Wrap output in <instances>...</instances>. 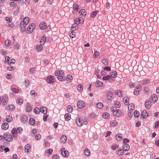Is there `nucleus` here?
Returning a JSON list of instances; mask_svg holds the SVG:
<instances>
[{
    "mask_svg": "<svg viewBox=\"0 0 159 159\" xmlns=\"http://www.w3.org/2000/svg\"><path fill=\"white\" fill-rule=\"evenodd\" d=\"M29 22V18L28 17H25L23 21L21 22L20 27L21 29L23 31H25V30L26 25L28 24Z\"/></svg>",
    "mask_w": 159,
    "mask_h": 159,
    "instance_id": "1",
    "label": "nucleus"
},
{
    "mask_svg": "<svg viewBox=\"0 0 159 159\" xmlns=\"http://www.w3.org/2000/svg\"><path fill=\"white\" fill-rule=\"evenodd\" d=\"M87 122L86 120L84 119L82 120V119L79 118H77L76 120V122L77 125L79 126H81L83 125L84 124L86 125L85 122Z\"/></svg>",
    "mask_w": 159,
    "mask_h": 159,
    "instance_id": "2",
    "label": "nucleus"
},
{
    "mask_svg": "<svg viewBox=\"0 0 159 159\" xmlns=\"http://www.w3.org/2000/svg\"><path fill=\"white\" fill-rule=\"evenodd\" d=\"M35 24L34 23H32L31 25H30L27 28V30H25L27 31L28 33H31L33 31V29L35 28Z\"/></svg>",
    "mask_w": 159,
    "mask_h": 159,
    "instance_id": "3",
    "label": "nucleus"
},
{
    "mask_svg": "<svg viewBox=\"0 0 159 159\" xmlns=\"http://www.w3.org/2000/svg\"><path fill=\"white\" fill-rule=\"evenodd\" d=\"M4 139L7 141H10L13 139L12 135L11 134H5L4 136Z\"/></svg>",
    "mask_w": 159,
    "mask_h": 159,
    "instance_id": "4",
    "label": "nucleus"
},
{
    "mask_svg": "<svg viewBox=\"0 0 159 159\" xmlns=\"http://www.w3.org/2000/svg\"><path fill=\"white\" fill-rule=\"evenodd\" d=\"M61 152L62 155L64 157L67 158L69 157L68 152L65 148H62L61 150Z\"/></svg>",
    "mask_w": 159,
    "mask_h": 159,
    "instance_id": "5",
    "label": "nucleus"
},
{
    "mask_svg": "<svg viewBox=\"0 0 159 159\" xmlns=\"http://www.w3.org/2000/svg\"><path fill=\"white\" fill-rule=\"evenodd\" d=\"M8 99V97L6 95H4L2 97L1 102L3 105H5L7 104Z\"/></svg>",
    "mask_w": 159,
    "mask_h": 159,
    "instance_id": "6",
    "label": "nucleus"
},
{
    "mask_svg": "<svg viewBox=\"0 0 159 159\" xmlns=\"http://www.w3.org/2000/svg\"><path fill=\"white\" fill-rule=\"evenodd\" d=\"M54 77L52 75H49L47 78V82L49 83L54 82Z\"/></svg>",
    "mask_w": 159,
    "mask_h": 159,
    "instance_id": "7",
    "label": "nucleus"
},
{
    "mask_svg": "<svg viewBox=\"0 0 159 159\" xmlns=\"http://www.w3.org/2000/svg\"><path fill=\"white\" fill-rule=\"evenodd\" d=\"M107 99L108 102H110L112 99L113 93L110 91H108L107 94Z\"/></svg>",
    "mask_w": 159,
    "mask_h": 159,
    "instance_id": "8",
    "label": "nucleus"
},
{
    "mask_svg": "<svg viewBox=\"0 0 159 159\" xmlns=\"http://www.w3.org/2000/svg\"><path fill=\"white\" fill-rule=\"evenodd\" d=\"M148 116V114L147 112L146 111L144 110L142 111L140 115L141 118L143 119L146 118Z\"/></svg>",
    "mask_w": 159,
    "mask_h": 159,
    "instance_id": "9",
    "label": "nucleus"
},
{
    "mask_svg": "<svg viewBox=\"0 0 159 159\" xmlns=\"http://www.w3.org/2000/svg\"><path fill=\"white\" fill-rule=\"evenodd\" d=\"M122 112L120 110L116 109L113 112V114L116 116H119L121 114Z\"/></svg>",
    "mask_w": 159,
    "mask_h": 159,
    "instance_id": "10",
    "label": "nucleus"
},
{
    "mask_svg": "<svg viewBox=\"0 0 159 159\" xmlns=\"http://www.w3.org/2000/svg\"><path fill=\"white\" fill-rule=\"evenodd\" d=\"M83 19L82 18H77L75 20V23L77 25L80 23H83Z\"/></svg>",
    "mask_w": 159,
    "mask_h": 159,
    "instance_id": "11",
    "label": "nucleus"
},
{
    "mask_svg": "<svg viewBox=\"0 0 159 159\" xmlns=\"http://www.w3.org/2000/svg\"><path fill=\"white\" fill-rule=\"evenodd\" d=\"M141 90V87L139 86H136L134 92V93L135 95H138L139 92Z\"/></svg>",
    "mask_w": 159,
    "mask_h": 159,
    "instance_id": "12",
    "label": "nucleus"
},
{
    "mask_svg": "<svg viewBox=\"0 0 159 159\" xmlns=\"http://www.w3.org/2000/svg\"><path fill=\"white\" fill-rule=\"evenodd\" d=\"M85 105V104L83 101H79L77 103V106L79 108H81L84 107Z\"/></svg>",
    "mask_w": 159,
    "mask_h": 159,
    "instance_id": "13",
    "label": "nucleus"
},
{
    "mask_svg": "<svg viewBox=\"0 0 159 159\" xmlns=\"http://www.w3.org/2000/svg\"><path fill=\"white\" fill-rule=\"evenodd\" d=\"M151 103L150 101H147L145 103V106L147 108H150L151 107Z\"/></svg>",
    "mask_w": 159,
    "mask_h": 159,
    "instance_id": "14",
    "label": "nucleus"
},
{
    "mask_svg": "<svg viewBox=\"0 0 159 159\" xmlns=\"http://www.w3.org/2000/svg\"><path fill=\"white\" fill-rule=\"evenodd\" d=\"M30 146L29 144H28L25 145V147L24 149L25 152H26L27 153H29L30 151Z\"/></svg>",
    "mask_w": 159,
    "mask_h": 159,
    "instance_id": "15",
    "label": "nucleus"
},
{
    "mask_svg": "<svg viewBox=\"0 0 159 159\" xmlns=\"http://www.w3.org/2000/svg\"><path fill=\"white\" fill-rule=\"evenodd\" d=\"M123 148L125 151H128L129 149L130 146L127 144H124L123 146Z\"/></svg>",
    "mask_w": 159,
    "mask_h": 159,
    "instance_id": "16",
    "label": "nucleus"
},
{
    "mask_svg": "<svg viewBox=\"0 0 159 159\" xmlns=\"http://www.w3.org/2000/svg\"><path fill=\"white\" fill-rule=\"evenodd\" d=\"M15 108V107L13 105H10L8 106L7 107V110L10 111L14 110Z\"/></svg>",
    "mask_w": 159,
    "mask_h": 159,
    "instance_id": "17",
    "label": "nucleus"
},
{
    "mask_svg": "<svg viewBox=\"0 0 159 159\" xmlns=\"http://www.w3.org/2000/svg\"><path fill=\"white\" fill-rule=\"evenodd\" d=\"M12 116L10 115H8L6 117V120L8 122H10L12 121Z\"/></svg>",
    "mask_w": 159,
    "mask_h": 159,
    "instance_id": "18",
    "label": "nucleus"
},
{
    "mask_svg": "<svg viewBox=\"0 0 159 159\" xmlns=\"http://www.w3.org/2000/svg\"><path fill=\"white\" fill-rule=\"evenodd\" d=\"M46 24L44 22H42L39 25V27L42 29H44L46 27Z\"/></svg>",
    "mask_w": 159,
    "mask_h": 159,
    "instance_id": "19",
    "label": "nucleus"
},
{
    "mask_svg": "<svg viewBox=\"0 0 159 159\" xmlns=\"http://www.w3.org/2000/svg\"><path fill=\"white\" fill-rule=\"evenodd\" d=\"M129 98L127 97H125L123 99V102H124V104L125 105H127L129 103Z\"/></svg>",
    "mask_w": 159,
    "mask_h": 159,
    "instance_id": "20",
    "label": "nucleus"
},
{
    "mask_svg": "<svg viewBox=\"0 0 159 159\" xmlns=\"http://www.w3.org/2000/svg\"><path fill=\"white\" fill-rule=\"evenodd\" d=\"M67 140V138L65 135H63L61 136L60 140L61 142L63 143H65Z\"/></svg>",
    "mask_w": 159,
    "mask_h": 159,
    "instance_id": "21",
    "label": "nucleus"
},
{
    "mask_svg": "<svg viewBox=\"0 0 159 159\" xmlns=\"http://www.w3.org/2000/svg\"><path fill=\"white\" fill-rule=\"evenodd\" d=\"M9 127V125L7 123H4L2 125V128L4 129H7Z\"/></svg>",
    "mask_w": 159,
    "mask_h": 159,
    "instance_id": "22",
    "label": "nucleus"
},
{
    "mask_svg": "<svg viewBox=\"0 0 159 159\" xmlns=\"http://www.w3.org/2000/svg\"><path fill=\"white\" fill-rule=\"evenodd\" d=\"M40 111L41 112L45 114L47 112V109L46 107H42L40 108Z\"/></svg>",
    "mask_w": 159,
    "mask_h": 159,
    "instance_id": "23",
    "label": "nucleus"
},
{
    "mask_svg": "<svg viewBox=\"0 0 159 159\" xmlns=\"http://www.w3.org/2000/svg\"><path fill=\"white\" fill-rule=\"evenodd\" d=\"M64 117L66 120H69L71 118L70 115L69 113H66L65 114Z\"/></svg>",
    "mask_w": 159,
    "mask_h": 159,
    "instance_id": "24",
    "label": "nucleus"
},
{
    "mask_svg": "<svg viewBox=\"0 0 159 159\" xmlns=\"http://www.w3.org/2000/svg\"><path fill=\"white\" fill-rule=\"evenodd\" d=\"M129 110L130 111L131 110H134V105L133 103L130 104L128 107Z\"/></svg>",
    "mask_w": 159,
    "mask_h": 159,
    "instance_id": "25",
    "label": "nucleus"
},
{
    "mask_svg": "<svg viewBox=\"0 0 159 159\" xmlns=\"http://www.w3.org/2000/svg\"><path fill=\"white\" fill-rule=\"evenodd\" d=\"M110 124L111 126L114 127L117 125V122L116 120H113L111 121Z\"/></svg>",
    "mask_w": 159,
    "mask_h": 159,
    "instance_id": "26",
    "label": "nucleus"
},
{
    "mask_svg": "<svg viewBox=\"0 0 159 159\" xmlns=\"http://www.w3.org/2000/svg\"><path fill=\"white\" fill-rule=\"evenodd\" d=\"M32 110V107L29 104H28L26 107V111L28 112L31 111Z\"/></svg>",
    "mask_w": 159,
    "mask_h": 159,
    "instance_id": "27",
    "label": "nucleus"
},
{
    "mask_svg": "<svg viewBox=\"0 0 159 159\" xmlns=\"http://www.w3.org/2000/svg\"><path fill=\"white\" fill-rule=\"evenodd\" d=\"M114 105L117 108H120L121 106V104L119 101H116L114 103Z\"/></svg>",
    "mask_w": 159,
    "mask_h": 159,
    "instance_id": "28",
    "label": "nucleus"
},
{
    "mask_svg": "<svg viewBox=\"0 0 159 159\" xmlns=\"http://www.w3.org/2000/svg\"><path fill=\"white\" fill-rule=\"evenodd\" d=\"M115 93L117 94L119 97H122V92L120 90H116L115 92Z\"/></svg>",
    "mask_w": 159,
    "mask_h": 159,
    "instance_id": "29",
    "label": "nucleus"
},
{
    "mask_svg": "<svg viewBox=\"0 0 159 159\" xmlns=\"http://www.w3.org/2000/svg\"><path fill=\"white\" fill-rule=\"evenodd\" d=\"M17 130L16 128H13L12 129L11 131V133L14 137L15 136V134L18 133Z\"/></svg>",
    "mask_w": 159,
    "mask_h": 159,
    "instance_id": "30",
    "label": "nucleus"
},
{
    "mask_svg": "<svg viewBox=\"0 0 159 159\" xmlns=\"http://www.w3.org/2000/svg\"><path fill=\"white\" fill-rule=\"evenodd\" d=\"M117 74V73L116 71H114L111 72L110 75L111 76V78L112 77L115 78L116 77Z\"/></svg>",
    "mask_w": 159,
    "mask_h": 159,
    "instance_id": "31",
    "label": "nucleus"
},
{
    "mask_svg": "<svg viewBox=\"0 0 159 159\" xmlns=\"http://www.w3.org/2000/svg\"><path fill=\"white\" fill-rule=\"evenodd\" d=\"M122 138V135L121 134H118L116 135V139L118 141L120 140Z\"/></svg>",
    "mask_w": 159,
    "mask_h": 159,
    "instance_id": "32",
    "label": "nucleus"
},
{
    "mask_svg": "<svg viewBox=\"0 0 159 159\" xmlns=\"http://www.w3.org/2000/svg\"><path fill=\"white\" fill-rule=\"evenodd\" d=\"M79 13L81 15L83 16H85L86 14V12L85 10L82 9L80 11Z\"/></svg>",
    "mask_w": 159,
    "mask_h": 159,
    "instance_id": "33",
    "label": "nucleus"
},
{
    "mask_svg": "<svg viewBox=\"0 0 159 159\" xmlns=\"http://www.w3.org/2000/svg\"><path fill=\"white\" fill-rule=\"evenodd\" d=\"M84 152L85 154L88 156H89L90 154L89 150L88 148H86L85 149V150H84Z\"/></svg>",
    "mask_w": 159,
    "mask_h": 159,
    "instance_id": "34",
    "label": "nucleus"
},
{
    "mask_svg": "<svg viewBox=\"0 0 159 159\" xmlns=\"http://www.w3.org/2000/svg\"><path fill=\"white\" fill-rule=\"evenodd\" d=\"M33 111L35 114H39L40 112V110L39 108L35 107Z\"/></svg>",
    "mask_w": 159,
    "mask_h": 159,
    "instance_id": "35",
    "label": "nucleus"
},
{
    "mask_svg": "<svg viewBox=\"0 0 159 159\" xmlns=\"http://www.w3.org/2000/svg\"><path fill=\"white\" fill-rule=\"evenodd\" d=\"M4 44L6 46H9L11 44V41L9 39L6 40L5 41Z\"/></svg>",
    "mask_w": 159,
    "mask_h": 159,
    "instance_id": "36",
    "label": "nucleus"
},
{
    "mask_svg": "<svg viewBox=\"0 0 159 159\" xmlns=\"http://www.w3.org/2000/svg\"><path fill=\"white\" fill-rule=\"evenodd\" d=\"M99 55V53L97 51H95L93 54V56L95 58H97L98 57V56Z\"/></svg>",
    "mask_w": 159,
    "mask_h": 159,
    "instance_id": "37",
    "label": "nucleus"
},
{
    "mask_svg": "<svg viewBox=\"0 0 159 159\" xmlns=\"http://www.w3.org/2000/svg\"><path fill=\"white\" fill-rule=\"evenodd\" d=\"M73 107L71 105L69 106L67 109V111L69 113H71Z\"/></svg>",
    "mask_w": 159,
    "mask_h": 159,
    "instance_id": "38",
    "label": "nucleus"
},
{
    "mask_svg": "<svg viewBox=\"0 0 159 159\" xmlns=\"http://www.w3.org/2000/svg\"><path fill=\"white\" fill-rule=\"evenodd\" d=\"M66 80L67 81H68L69 82H71L72 80V76L70 75H67Z\"/></svg>",
    "mask_w": 159,
    "mask_h": 159,
    "instance_id": "39",
    "label": "nucleus"
},
{
    "mask_svg": "<svg viewBox=\"0 0 159 159\" xmlns=\"http://www.w3.org/2000/svg\"><path fill=\"white\" fill-rule=\"evenodd\" d=\"M17 102L19 105H21L23 103V100L21 98H19L17 99Z\"/></svg>",
    "mask_w": 159,
    "mask_h": 159,
    "instance_id": "40",
    "label": "nucleus"
},
{
    "mask_svg": "<svg viewBox=\"0 0 159 159\" xmlns=\"http://www.w3.org/2000/svg\"><path fill=\"white\" fill-rule=\"evenodd\" d=\"M151 97L152 98V100L156 102L158 100V97L157 96L154 94H152L151 95Z\"/></svg>",
    "mask_w": 159,
    "mask_h": 159,
    "instance_id": "41",
    "label": "nucleus"
},
{
    "mask_svg": "<svg viewBox=\"0 0 159 159\" xmlns=\"http://www.w3.org/2000/svg\"><path fill=\"white\" fill-rule=\"evenodd\" d=\"M110 115L107 113H103L102 116L104 118H108L109 116Z\"/></svg>",
    "mask_w": 159,
    "mask_h": 159,
    "instance_id": "42",
    "label": "nucleus"
},
{
    "mask_svg": "<svg viewBox=\"0 0 159 159\" xmlns=\"http://www.w3.org/2000/svg\"><path fill=\"white\" fill-rule=\"evenodd\" d=\"M124 153V151L122 149H119L117 154L118 155H122Z\"/></svg>",
    "mask_w": 159,
    "mask_h": 159,
    "instance_id": "43",
    "label": "nucleus"
},
{
    "mask_svg": "<svg viewBox=\"0 0 159 159\" xmlns=\"http://www.w3.org/2000/svg\"><path fill=\"white\" fill-rule=\"evenodd\" d=\"M77 25V24H76L75 23L73 24L72 27H71V29L72 30H75L78 28V26Z\"/></svg>",
    "mask_w": 159,
    "mask_h": 159,
    "instance_id": "44",
    "label": "nucleus"
},
{
    "mask_svg": "<svg viewBox=\"0 0 159 159\" xmlns=\"http://www.w3.org/2000/svg\"><path fill=\"white\" fill-rule=\"evenodd\" d=\"M111 78V76L109 75H108L102 78V79L104 80H107Z\"/></svg>",
    "mask_w": 159,
    "mask_h": 159,
    "instance_id": "45",
    "label": "nucleus"
},
{
    "mask_svg": "<svg viewBox=\"0 0 159 159\" xmlns=\"http://www.w3.org/2000/svg\"><path fill=\"white\" fill-rule=\"evenodd\" d=\"M97 86L98 87L101 86L102 85V83L100 81H97L96 82Z\"/></svg>",
    "mask_w": 159,
    "mask_h": 159,
    "instance_id": "46",
    "label": "nucleus"
},
{
    "mask_svg": "<svg viewBox=\"0 0 159 159\" xmlns=\"http://www.w3.org/2000/svg\"><path fill=\"white\" fill-rule=\"evenodd\" d=\"M102 62L105 65H108V60L107 59H104L102 60Z\"/></svg>",
    "mask_w": 159,
    "mask_h": 159,
    "instance_id": "47",
    "label": "nucleus"
},
{
    "mask_svg": "<svg viewBox=\"0 0 159 159\" xmlns=\"http://www.w3.org/2000/svg\"><path fill=\"white\" fill-rule=\"evenodd\" d=\"M97 106L99 108H102L103 107V105L102 103L99 102L97 104Z\"/></svg>",
    "mask_w": 159,
    "mask_h": 159,
    "instance_id": "48",
    "label": "nucleus"
},
{
    "mask_svg": "<svg viewBox=\"0 0 159 159\" xmlns=\"http://www.w3.org/2000/svg\"><path fill=\"white\" fill-rule=\"evenodd\" d=\"M73 7L75 10L77 11L79 9V6L76 4H74L73 5Z\"/></svg>",
    "mask_w": 159,
    "mask_h": 159,
    "instance_id": "49",
    "label": "nucleus"
},
{
    "mask_svg": "<svg viewBox=\"0 0 159 159\" xmlns=\"http://www.w3.org/2000/svg\"><path fill=\"white\" fill-rule=\"evenodd\" d=\"M70 35H69L70 36L71 38H74L75 37V33L73 30H72L71 33H70Z\"/></svg>",
    "mask_w": 159,
    "mask_h": 159,
    "instance_id": "50",
    "label": "nucleus"
},
{
    "mask_svg": "<svg viewBox=\"0 0 159 159\" xmlns=\"http://www.w3.org/2000/svg\"><path fill=\"white\" fill-rule=\"evenodd\" d=\"M134 115L136 117H138L139 115V112L137 111H134Z\"/></svg>",
    "mask_w": 159,
    "mask_h": 159,
    "instance_id": "51",
    "label": "nucleus"
},
{
    "mask_svg": "<svg viewBox=\"0 0 159 159\" xmlns=\"http://www.w3.org/2000/svg\"><path fill=\"white\" fill-rule=\"evenodd\" d=\"M19 45L18 44H15L13 47V48L14 50H18L19 49Z\"/></svg>",
    "mask_w": 159,
    "mask_h": 159,
    "instance_id": "52",
    "label": "nucleus"
},
{
    "mask_svg": "<svg viewBox=\"0 0 159 159\" xmlns=\"http://www.w3.org/2000/svg\"><path fill=\"white\" fill-rule=\"evenodd\" d=\"M9 66L7 67V69L9 71H11L13 70L14 69V66H12L11 65H9Z\"/></svg>",
    "mask_w": 159,
    "mask_h": 159,
    "instance_id": "53",
    "label": "nucleus"
},
{
    "mask_svg": "<svg viewBox=\"0 0 159 159\" xmlns=\"http://www.w3.org/2000/svg\"><path fill=\"white\" fill-rule=\"evenodd\" d=\"M30 94L33 97H35L36 96L37 93L34 90L31 91L30 92Z\"/></svg>",
    "mask_w": 159,
    "mask_h": 159,
    "instance_id": "54",
    "label": "nucleus"
},
{
    "mask_svg": "<svg viewBox=\"0 0 159 159\" xmlns=\"http://www.w3.org/2000/svg\"><path fill=\"white\" fill-rule=\"evenodd\" d=\"M35 120L33 118H30L29 120L30 124L31 125H33L34 124Z\"/></svg>",
    "mask_w": 159,
    "mask_h": 159,
    "instance_id": "55",
    "label": "nucleus"
},
{
    "mask_svg": "<svg viewBox=\"0 0 159 159\" xmlns=\"http://www.w3.org/2000/svg\"><path fill=\"white\" fill-rule=\"evenodd\" d=\"M83 89V86L81 85H79L78 86V90L80 92L82 91Z\"/></svg>",
    "mask_w": 159,
    "mask_h": 159,
    "instance_id": "56",
    "label": "nucleus"
},
{
    "mask_svg": "<svg viewBox=\"0 0 159 159\" xmlns=\"http://www.w3.org/2000/svg\"><path fill=\"white\" fill-rule=\"evenodd\" d=\"M43 47L41 45L38 46L36 48V49L38 51H40L43 49Z\"/></svg>",
    "mask_w": 159,
    "mask_h": 159,
    "instance_id": "57",
    "label": "nucleus"
},
{
    "mask_svg": "<svg viewBox=\"0 0 159 159\" xmlns=\"http://www.w3.org/2000/svg\"><path fill=\"white\" fill-rule=\"evenodd\" d=\"M97 14V12L96 11H93L92 12L91 14V16L92 17H95Z\"/></svg>",
    "mask_w": 159,
    "mask_h": 159,
    "instance_id": "58",
    "label": "nucleus"
},
{
    "mask_svg": "<svg viewBox=\"0 0 159 159\" xmlns=\"http://www.w3.org/2000/svg\"><path fill=\"white\" fill-rule=\"evenodd\" d=\"M59 156L58 155L54 154L53 155L52 157V159H59Z\"/></svg>",
    "mask_w": 159,
    "mask_h": 159,
    "instance_id": "59",
    "label": "nucleus"
},
{
    "mask_svg": "<svg viewBox=\"0 0 159 159\" xmlns=\"http://www.w3.org/2000/svg\"><path fill=\"white\" fill-rule=\"evenodd\" d=\"M35 138L37 140H40L41 139V136L40 134H38L36 135Z\"/></svg>",
    "mask_w": 159,
    "mask_h": 159,
    "instance_id": "60",
    "label": "nucleus"
},
{
    "mask_svg": "<svg viewBox=\"0 0 159 159\" xmlns=\"http://www.w3.org/2000/svg\"><path fill=\"white\" fill-rule=\"evenodd\" d=\"M11 89L13 92L15 93H17L19 91V90L18 89H16L15 88H12Z\"/></svg>",
    "mask_w": 159,
    "mask_h": 159,
    "instance_id": "61",
    "label": "nucleus"
},
{
    "mask_svg": "<svg viewBox=\"0 0 159 159\" xmlns=\"http://www.w3.org/2000/svg\"><path fill=\"white\" fill-rule=\"evenodd\" d=\"M103 70H106V71H111V68L108 66H106L105 67L103 68Z\"/></svg>",
    "mask_w": 159,
    "mask_h": 159,
    "instance_id": "62",
    "label": "nucleus"
},
{
    "mask_svg": "<svg viewBox=\"0 0 159 159\" xmlns=\"http://www.w3.org/2000/svg\"><path fill=\"white\" fill-rule=\"evenodd\" d=\"M35 70V68L34 67L31 68L30 70V72L31 74L34 73V72Z\"/></svg>",
    "mask_w": 159,
    "mask_h": 159,
    "instance_id": "63",
    "label": "nucleus"
},
{
    "mask_svg": "<svg viewBox=\"0 0 159 159\" xmlns=\"http://www.w3.org/2000/svg\"><path fill=\"white\" fill-rule=\"evenodd\" d=\"M159 126V121H157L156 122L155 125V128H157Z\"/></svg>",
    "mask_w": 159,
    "mask_h": 159,
    "instance_id": "64",
    "label": "nucleus"
}]
</instances>
